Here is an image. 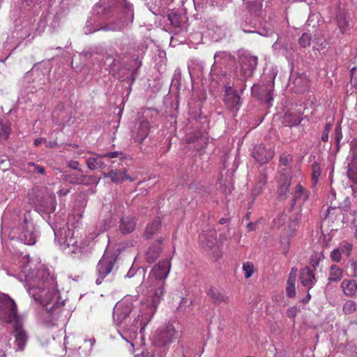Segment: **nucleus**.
Wrapping results in <instances>:
<instances>
[{"instance_id":"3c124183","label":"nucleus","mask_w":357,"mask_h":357,"mask_svg":"<svg viewBox=\"0 0 357 357\" xmlns=\"http://www.w3.org/2000/svg\"><path fill=\"white\" fill-rule=\"evenodd\" d=\"M292 161V156L290 154L282 153L280 158V162L282 165L287 166Z\"/></svg>"},{"instance_id":"ea45409f","label":"nucleus","mask_w":357,"mask_h":357,"mask_svg":"<svg viewBox=\"0 0 357 357\" xmlns=\"http://www.w3.org/2000/svg\"><path fill=\"white\" fill-rule=\"evenodd\" d=\"M102 157L107 159L108 162H110L109 160L114 158H119L120 160L125 158L124 154L121 151L108 152L102 154Z\"/></svg>"},{"instance_id":"f3484780","label":"nucleus","mask_w":357,"mask_h":357,"mask_svg":"<svg viewBox=\"0 0 357 357\" xmlns=\"http://www.w3.org/2000/svg\"><path fill=\"white\" fill-rule=\"evenodd\" d=\"M274 151L272 149H266L263 144H259L254 148L252 156L261 164L267 163L274 156Z\"/></svg>"},{"instance_id":"09e8293b","label":"nucleus","mask_w":357,"mask_h":357,"mask_svg":"<svg viewBox=\"0 0 357 357\" xmlns=\"http://www.w3.org/2000/svg\"><path fill=\"white\" fill-rule=\"evenodd\" d=\"M0 131H1V139L3 138V139H6L10 135V128L8 125L1 124Z\"/></svg>"},{"instance_id":"6e6552de","label":"nucleus","mask_w":357,"mask_h":357,"mask_svg":"<svg viewBox=\"0 0 357 357\" xmlns=\"http://www.w3.org/2000/svg\"><path fill=\"white\" fill-rule=\"evenodd\" d=\"M11 335L15 337L14 349L15 351H23L29 340V335L23 327L21 321H15L13 324Z\"/></svg>"},{"instance_id":"7ed1b4c3","label":"nucleus","mask_w":357,"mask_h":357,"mask_svg":"<svg viewBox=\"0 0 357 357\" xmlns=\"http://www.w3.org/2000/svg\"><path fill=\"white\" fill-rule=\"evenodd\" d=\"M170 268V261L169 259H163L153 266L149 274L147 283L149 284L150 295L149 298L151 300V303H142V310H147L144 318L145 323L151 321L157 310L162 297L165 294V280L168 276Z\"/></svg>"},{"instance_id":"f8f14e48","label":"nucleus","mask_w":357,"mask_h":357,"mask_svg":"<svg viewBox=\"0 0 357 357\" xmlns=\"http://www.w3.org/2000/svg\"><path fill=\"white\" fill-rule=\"evenodd\" d=\"M273 86L272 84H255L252 88V95L268 105H271V102L273 100Z\"/></svg>"},{"instance_id":"bb28decb","label":"nucleus","mask_w":357,"mask_h":357,"mask_svg":"<svg viewBox=\"0 0 357 357\" xmlns=\"http://www.w3.org/2000/svg\"><path fill=\"white\" fill-rule=\"evenodd\" d=\"M341 288L347 296H353L357 291V282L354 280L344 279L341 283Z\"/></svg>"},{"instance_id":"393cba45","label":"nucleus","mask_w":357,"mask_h":357,"mask_svg":"<svg viewBox=\"0 0 357 357\" xmlns=\"http://www.w3.org/2000/svg\"><path fill=\"white\" fill-rule=\"evenodd\" d=\"M149 123L147 121H142L137 128V131L133 134V138L136 142L139 144L147 137L149 133Z\"/></svg>"},{"instance_id":"423d86ee","label":"nucleus","mask_w":357,"mask_h":357,"mask_svg":"<svg viewBox=\"0 0 357 357\" xmlns=\"http://www.w3.org/2000/svg\"><path fill=\"white\" fill-rule=\"evenodd\" d=\"M116 262V256L114 255L105 254L102 257L96 266L98 278L96 282L97 284H100L105 278L112 273Z\"/></svg>"},{"instance_id":"5701e85b","label":"nucleus","mask_w":357,"mask_h":357,"mask_svg":"<svg viewBox=\"0 0 357 357\" xmlns=\"http://www.w3.org/2000/svg\"><path fill=\"white\" fill-rule=\"evenodd\" d=\"M103 176L105 178H109L114 183H123L125 179H128L131 182L135 181L134 178L127 174V172L126 170L120 171L112 169L108 173H104Z\"/></svg>"},{"instance_id":"c03bdc74","label":"nucleus","mask_w":357,"mask_h":357,"mask_svg":"<svg viewBox=\"0 0 357 357\" xmlns=\"http://www.w3.org/2000/svg\"><path fill=\"white\" fill-rule=\"evenodd\" d=\"M261 8H262V6H261V2L253 1V2H250V5H249L250 11L256 15L258 14L257 13L258 12H260L261 10Z\"/></svg>"},{"instance_id":"20e7f679","label":"nucleus","mask_w":357,"mask_h":357,"mask_svg":"<svg viewBox=\"0 0 357 357\" xmlns=\"http://www.w3.org/2000/svg\"><path fill=\"white\" fill-rule=\"evenodd\" d=\"M16 233L18 240L24 244L32 245L36 243L38 232L31 218L30 212L24 213L22 222Z\"/></svg>"},{"instance_id":"37998d69","label":"nucleus","mask_w":357,"mask_h":357,"mask_svg":"<svg viewBox=\"0 0 357 357\" xmlns=\"http://www.w3.org/2000/svg\"><path fill=\"white\" fill-rule=\"evenodd\" d=\"M312 179L317 182L321 175V169L317 162H314L312 165Z\"/></svg>"},{"instance_id":"dca6fc26","label":"nucleus","mask_w":357,"mask_h":357,"mask_svg":"<svg viewBox=\"0 0 357 357\" xmlns=\"http://www.w3.org/2000/svg\"><path fill=\"white\" fill-rule=\"evenodd\" d=\"M26 82L34 84V87L41 89L45 84L46 77L43 71L33 67L25 75Z\"/></svg>"},{"instance_id":"f704fd0d","label":"nucleus","mask_w":357,"mask_h":357,"mask_svg":"<svg viewBox=\"0 0 357 357\" xmlns=\"http://www.w3.org/2000/svg\"><path fill=\"white\" fill-rule=\"evenodd\" d=\"M296 280L287 279L286 294L288 297L293 298L296 295L295 288Z\"/></svg>"},{"instance_id":"603ef678","label":"nucleus","mask_w":357,"mask_h":357,"mask_svg":"<svg viewBox=\"0 0 357 357\" xmlns=\"http://www.w3.org/2000/svg\"><path fill=\"white\" fill-rule=\"evenodd\" d=\"M104 62L105 65L108 66L109 68H113L114 66L115 59L114 57L113 54H107L105 56H104Z\"/></svg>"},{"instance_id":"9b49d317","label":"nucleus","mask_w":357,"mask_h":357,"mask_svg":"<svg viewBox=\"0 0 357 357\" xmlns=\"http://www.w3.org/2000/svg\"><path fill=\"white\" fill-rule=\"evenodd\" d=\"M291 172L287 169H284L280 173L278 178V185L277 195L280 199L287 198L289 192V186L291 184Z\"/></svg>"},{"instance_id":"1a4fd4ad","label":"nucleus","mask_w":357,"mask_h":357,"mask_svg":"<svg viewBox=\"0 0 357 357\" xmlns=\"http://www.w3.org/2000/svg\"><path fill=\"white\" fill-rule=\"evenodd\" d=\"M176 331L172 324H167L158 330L154 335V342L159 346H165L176 339Z\"/></svg>"},{"instance_id":"7c9ffc66","label":"nucleus","mask_w":357,"mask_h":357,"mask_svg":"<svg viewBox=\"0 0 357 357\" xmlns=\"http://www.w3.org/2000/svg\"><path fill=\"white\" fill-rule=\"evenodd\" d=\"M24 169L31 174H45V169L34 162H29L24 166Z\"/></svg>"},{"instance_id":"e433bc0d","label":"nucleus","mask_w":357,"mask_h":357,"mask_svg":"<svg viewBox=\"0 0 357 357\" xmlns=\"http://www.w3.org/2000/svg\"><path fill=\"white\" fill-rule=\"evenodd\" d=\"M345 314H353L356 310V304L353 301H347L343 305L342 309Z\"/></svg>"},{"instance_id":"a878e982","label":"nucleus","mask_w":357,"mask_h":357,"mask_svg":"<svg viewBox=\"0 0 357 357\" xmlns=\"http://www.w3.org/2000/svg\"><path fill=\"white\" fill-rule=\"evenodd\" d=\"M162 228V221L160 218H155L148 224L145 230L146 238L151 239L158 234Z\"/></svg>"},{"instance_id":"4be33fe9","label":"nucleus","mask_w":357,"mask_h":357,"mask_svg":"<svg viewBox=\"0 0 357 357\" xmlns=\"http://www.w3.org/2000/svg\"><path fill=\"white\" fill-rule=\"evenodd\" d=\"M335 15L337 26L341 32L344 33L349 26V18L344 6L342 7L340 5L337 8Z\"/></svg>"},{"instance_id":"c756f323","label":"nucleus","mask_w":357,"mask_h":357,"mask_svg":"<svg viewBox=\"0 0 357 357\" xmlns=\"http://www.w3.org/2000/svg\"><path fill=\"white\" fill-rule=\"evenodd\" d=\"M283 123L286 126L292 127L298 125L301 123V119L296 114L287 112L284 116Z\"/></svg>"},{"instance_id":"0eeeda50","label":"nucleus","mask_w":357,"mask_h":357,"mask_svg":"<svg viewBox=\"0 0 357 357\" xmlns=\"http://www.w3.org/2000/svg\"><path fill=\"white\" fill-rule=\"evenodd\" d=\"M223 102L226 109L236 115L241 106V97L232 86H225Z\"/></svg>"},{"instance_id":"338daca9","label":"nucleus","mask_w":357,"mask_h":357,"mask_svg":"<svg viewBox=\"0 0 357 357\" xmlns=\"http://www.w3.org/2000/svg\"><path fill=\"white\" fill-rule=\"evenodd\" d=\"M310 298H311V295L309 293H307V296L304 298H303L302 302L303 303H307L309 302Z\"/></svg>"},{"instance_id":"49530a36","label":"nucleus","mask_w":357,"mask_h":357,"mask_svg":"<svg viewBox=\"0 0 357 357\" xmlns=\"http://www.w3.org/2000/svg\"><path fill=\"white\" fill-rule=\"evenodd\" d=\"M117 3L119 6L124 9L125 11L128 13H132V5L127 0H118Z\"/></svg>"},{"instance_id":"a18cd8bd","label":"nucleus","mask_w":357,"mask_h":357,"mask_svg":"<svg viewBox=\"0 0 357 357\" xmlns=\"http://www.w3.org/2000/svg\"><path fill=\"white\" fill-rule=\"evenodd\" d=\"M331 127L332 124L331 123H327L325 125L321 136V139L324 142H326L328 140V134L331 130Z\"/></svg>"},{"instance_id":"39448f33","label":"nucleus","mask_w":357,"mask_h":357,"mask_svg":"<svg viewBox=\"0 0 357 357\" xmlns=\"http://www.w3.org/2000/svg\"><path fill=\"white\" fill-rule=\"evenodd\" d=\"M0 320L13 324L15 321H21L16 303L8 295L3 293L0 294Z\"/></svg>"},{"instance_id":"864d4df0","label":"nucleus","mask_w":357,"mask_h":357,"mask_svg":"<svg viewBox=\"0 0 357 357\" xmlns=\"http://www.w3.org/2000/svg\"><path fill=\"white\" fill-rule=\"evenodd\" d=\"M86 165L91 170L96 169L98 167V157L88 158Z\"/></svg>"},{"instance_id":"b1692460","label":"nucleus","mask_w":357,"mask_h":357,"mask_svg":"<svg viewBox=\"0 0 357 357\" xmlns=\"http://www.w3.org/2000/svg\"><path fill=\"white\" fill-rule=\"evenodd\" d=\"M137 220L132 215H124L120 220V231L122 234H126L132 232L136 227Z\"/></svg>"},{"instance_id":"13d9d810","label":"nucleus","mask_w":357,"mask_h":357,"mask_svg":"<svg viewBox=\"0 0 357 357\" xmlns=\"http://www.w3.org/2000/svg\"><path fill=\"white\" fill-rule=\"evenodd\" d=\"M297 313H298V309L295 306L289 307L287 310V316L289 318H294L296 316Z\"/></svg>"},{"instance_id":"2f4dec72","label":"nucleus","mask_w":357,"mask_h":357,"mask_svg":"<svg viewBox=\"0 0 357 357\" xmlns=\"http://www.w3.org/2000/svg\"><path fill=\"white\" fill-rule=\"evenodd\" d=\"M266 176L264 174H260L253 189V193L256 195L259 194L264 189V186L266 185Z\"/></svg>"},{"instance_id":"5fc2aeb1","label":"nucleus","mask_w":357,"mask_h":357,"mask_svg":"<svg viewBox=\"0 0 357 357\" xmlns=\"http://www.w3.org/2000/svg\"><path fill=\"white\" fill-rule=\"evenodd\" d=\"M67 166L73 169L77 170L80 173H82V170L80 169L79 163L77 160H70L67 162Z\"/></svg>"},{"instance_id":"ddd939ff","label":"nucleus","mask_w":357,"mask_h":357,"mask_svg":"<svg viewBox=\"0 0 357 357\" xmlns=\"http://www.w3.org/2000/svg\"><path fill=\"white\" fill-rule=\"evenodd\" d=\"M55 238L58 240L63 249H66L70 246L74 247L77 241L74 238V231L68 228H63L60 231L54 229Z\"/></svg>"},{"instance_id":"4c0bfd02","label":"nucleus","mask_w":357,"mask_h":357,"mask_svg":"<svg viewBox=\"0 0 357 357\" xmlns=\"http://www.w3.org/2000/svg\"><path fill=\"white\" fill-rule=\"evenodd\" d=\"M104 1H100L93 7V12L100 15H105L109 13V8L103 6Z\"/></svg>"},{"instance_id":"58836bf2","label":"nucleus","mask_w":357,"mask_h":357,"mask_svg":"<svg viewBox=\"0 0 357 357\" xmlns=\"http://www.w3.org/2000/svg\"><path fill=\"white\" fill-rule=\"evenodd\" d=\"M311 36L307 33H303L298 40V43L302 47H306L310 45Z\"/></svg>"},{"instance_id":"79ce46f5","label":"nucleus","mask_w":357,"mask_h":357,"mask_svg":"<svg viewBox=\"0 0 357 357\" xmlns=\"http://www.w3.org/2000/svg\"><path fill=\"white\" fill-rule=\"evenodd\" d=\"M331 259L334 262H340L342 259V252L340 248H335L331 252Z\"/></svg>"},{"instance_id":"f03ea898","label":"nucleus","mask_w":357,"mask_h":357,"mask_svg":"<svg viewBox=\"0 0 357 357\" xmlns=\"http://www.w3.org/2000/svg\"><path fill=\"white\" fill-rule=\"evenodd\" d=\"M137 301L136 297L128 295L119 301L113 310V319L116 326L122 330L124 335L130 340L137 337L138 331L142 333L149 323L144 321L147 310H142V303H151V300L149 297L140 302L138 314L132 315L133 319L128 320L130 314L133 311L134 303Z\"/></svg>"},{"instance_id":"680f3d73","label":"nucleus","mask_w":357,"mask_h":357,"mask_svg":"<svg viewBox=\"0 0 357 357\" xmlns=\"http://www.w3.org/2000/svg\"><path fill=\"white\" fill-rule=\"evenodd\" d=\"M351 268L352 270L351 275L355 278H357V261H351Z\"/></svg>"},{"instance_id":"9d476101","label":"nucleus","mask_w":357,"mask_h":357,"mask_svg":"<svg viewBox=\"0 0 357 357\" xmlns=\"http://www.w3.org/2000/svg\"><path fill=\"white\" fill-rule=\"evenodd\" d=\"M92 24V20H89L86 22V30L85 31L86 33H91L95 31L102 30L105 31H119L124 29V27L127 25V22L123 18H118L116 20L112 21L103 26L96 25L93 28H89V26Z\"/></svg>"},{"instance_id":"c85d7f7f","label":"nucleus","mask_w":357,"mask_h":357,"mask_svg":"<svg viewBox=\"0 0 357 357\" xmlns=\"http://www.w3.org/2000/svg\"><path fill=\"white\" fill-rule=\"evenodd\" d=\"M294 84L297 91L303 93L308 88L309 80L305 75H299L295 79Z\"/></svg>"},{"instance_id":"4d7b16f0","label":"nucleus","mask_w":357,"mask_h":357,"mask_svg":"<svg viewBox=\"0 0 357 357\" xmlns=\"http://www.w3.org/2000/svg\"><path fill=\"white\" fill-rule=\"evenodd\" d=\"M1 344L2 346L8 347V348L12 347V344L10 343L11 337L9 335H5L1 337L0 339Z\"/></svg>"},{"instance_id":"412c9836","label":"nucleus","mask_w":357,"mask_h":357,"mask_svg":"<svg viewBox=\"0 0 357 357\" xmlns=\"http://www.w3.org/2000/svg\"><path fill=\"white\" fill-rule=\"evenodd\" d=\"M206 294L209 297L210 301L217 305L222 303L227 304L230 301L229 297L226 294L215 287L210 288Z\"/></svg>"},{"instance_id":"de8ad7c7","label":"nucleus","mask_w":357,"mask_h":357,"mask_svg":"<svg viewBox=\"0 0 357 357\" xmlns=\"http://www.w3.org/2000/svg\"><path fill=\"white\" fill-rule=\"evenodd\" d=\"M305 189L303 188V186L298 183L296 186V189L295 190V195L292 200L293 204L292 205L295 204L296 201L299 199L303 195H304Z\"/></svg>"},{"instance_id":"0e129e2a","label":"nucleus","mask_w":357,"mask_h":357,"mask_svg":"<svg viewBox=\"0 0 357 357\" xmlns=\"http://www.w3.org/2000/svg\"><path fill=\"white\" fill-rule=\"evenodd\" d=\"M135 80V73H132L130 75V77L128 78V83L129 84V86H130L132 85V84L134 83Z\"/></svg>"},{"instance_id":"f257e3e1","label":"nucleus","mask_w":357,"mask_h":357,"mask_svg":"<svg viewBox=\"0 0 357 357\" xmlns=\"http://www.w3.org/2000/svg\"><path fill=\"white\" fill-rule=\"evenodd\" d=\"M25 273L26 281L29 286V294L36 301H40L45 310L50 312H60L63 306V301H58V292L55 289L56 281L50 276L47 269L43 267L36 271H29L28 266L22 268Z\"/></svg>"},{"instance_id":"aec40b11","label":"nucleus","mask_w":357,"mask_h":357,"mask_svg":"<svg viewBox=\"0 0 357 357\" xmlns=\"http://www.w3.org/2000/svg\"><path fill=\"white\" fill-rule=\"evenodd\" d=\"M163 238L160 237L147 250L145 254V260L149 264L153 263L160 256L162 248L161 244Z\"/></svg>"},{"instance_id":"6e6d98bb","label":"nucleus","mask_w":357,"mask_h":357,"mask_svg":"<svg viewBox=\"0 0 357 357\" xmlns=\"http://www.w3.org/2000/svg\"><path fill=\"white\" fill-rule=\"evenodd\" d=\"M351 83L357 87V68H353L351 70Z\"/></svg>"},{"instance_id":"bf43d9fd","label":"nucleus","mask_w":357,"mask_h":357,"mask_svg":"<svg viewBox=\"0 0 357 357\" xmlns=\"http://www.w3.org/2000/svg\"><path fill=\"white\" fill-rule=\"evenodd\" d=\"M347 175H348L349 179H351L354 183L357 184V172H353L351 170H348Z\"/></svg>"},{"instance_id":"8fccbe9b","label":"nucleus","mask_w":357,"mask_h":357,"mask_svg":"<svg viewBox=\"0 0 357 357\" xmlns=\"http://www.w3.org/2000/svg\"><path fill=\"white\" fill-rule=\"evenodd\" d=\"M353 245L351 243H344L340 245V251L342 253H344L347 255V256H349L352 250Z\"/></svg>"},{"instance_id":"69168bd1","label":"nucleus","mask_w":357,"mask_h":357,"mask_svg":"<svg viewBox=\"0 0 357 357\" xmlns=\"http://www.w3.org/2000/svg\"><path fill=\"white\" fill-rule=\"evenodd\" d=\"M256 223L250 222L248 224L247 228L248 231H253L255 229Z\"/></svg>"},{"instance_id":"cd10ccee","label":"nucleus","mask_w":357,"mask_h":357,"mask_svg":"<svg viewBox=\"0 0 357 357\" xmlns=\"http://www.w3.org/2000/svg\"><path fill=\"white\" fill-rule=\"evenodd\" d=\"M342 278V270L335 264L330 266L328 280L329 282H337Z\"/></svg>"},{"instance_id":"a211bd4d","label":"nucleus","mask_w":357,"mask_h":357,"mask_svg":"<svg viewBox=\"0 0 357 357\" xmlns=\"http://www.w3.org/2000/svg\"><path fill=\"white\" fill-rule=\"evenodd\" d=\"M299 280L301 284L307 288L308 291L312 289L317 282V278L314 271L307 266L301 269Z\"/></svg>"},{"instance_id":"72a5a7b5","label":"nucleus","mask_w":357,"mask_h":357,"mask_svg":"<svg viewBox=\"0 0 357 357\" xmlns=\"http://www.w3.org/2000/svg\"><path fill=\"white\" fill-rule=\"evenodd\" d=\"M242 268L244 273V276L247 279L250 278L255 271L254 265L250 261L243 263Z\"/></svg>"},{"instance_id":"052dcab7","label":"nucleus","mask_w":357,"mask_h":357,"mask_svg":"<svg viewBox=\"0 0 357 357\" xmlns=\"http://www.w3.org/2000/svg\"><path fill=\"white\" fill-rule=\"evenodd\" d=\"M102 158H104L102 157V155H98V167L100 169H104L107 167L106 162L102 160Z\"/></svg>"},{"instance_id":"4468645a","label":"nucleus","mask_w":357,"mask_h":357,"mask_svg":"<svg viewBox=\"0 0 357 357\" xmlns=\"http://www.w3.org/2000/svg\"><path fill=\"white\" fill-rule=\"evenodd\" d=\"M257 56L250 54L242 56L241 71L245 79L252 75L257 65Z\"/></svg>"},{"instance_id":"c9c22d12","label":"nucleus","mask_w":357,"mask_h":357,"mask_svg":"<svg viewBox=\"0 0 357 357\" xmlns=\"http://www.w3.org/2000/svg\"><path fill=\"white\" fill-rule=\"evenodd\" d=\"M81 174H71L64 175L63 180L69 183L80 185Z\"/></svg>"},{"instance_id":"473e14b6","label":"nucleus","mask_w":357,"mask_h":357,"mask_svg":"<svg viewBox=\"0 0 357 357\" xmlns=\"http://www.w3.org/2000/svg\"><path fill=\"white\" fill-rule=\"evenodd\" d=\"M98 183V180L96 176L81 174L80 185H90Z\"/></svg>"},{"instance_id":"6ab92c4d","label":"nucleus","mask_w":357,"mask_h":357,"mask_svg":"<svg viewBox=\"0 0 357 357\" xmlns=\"http://www.w3.org/2000/svg\"><path fill=\"white\" fill-rule=\"evenodd\" d=\"M199 241L203 248L212 250L217 243L216 231L214 229H208L199 236Z\"/></svg>"},{"instance_id":"774afa93","label":"nucleus","mask_w":357,"mask_h":357,"mask_svg":"<svg viewBox=\"0 0 357 357\" xmlns=\"http://www.w3.org/2000/svg\"><path fill=\"white\" fill-rule=\"evenodd\" d=\"M354 227H356V231L354 232V236L357 238V216L354 219L353 222Z\"/></svg>"},{"instance_id":"e2e57ef3","label":"nucleus","mask_w":357,"mask_h":357,"mask_svg":"<svg viewBox=\"0 0 357 357\" xmlns=\"http://www.w3.org/2000/svg\"><path fill=\"white\" fill-rule=\"evenodd\" d=\"M297 268L294 267L291 269L288 279L296 280Z\"/></svg>"},{"instance_id":"2eb2a0df","label":"nucleus","mask_w":357,"mask_h":357,"mask_svg":"<svg viewBox=\"0 0 357 357\" xmlns=\"http://www.w3.org/2000/svg\"><path fill=\"white\" fill-rule=\"evenodd\" d=\"M27 196L29 203L36 207L40 206L42 208H46L48 200H50V198L43 196L42 190L39 187H35L31 189L28 192Z\"/></svg>"},{"instance_id":"a19ab883","label":"nucleus","mask_w":357,"mask_h":357,"mask_svg":"<svg viewBox=\"0 0 357 357\" xmlns=\"http://www.w3.org/2000/svg\"><path fill=\"white\" fill-rule=\"evenodd\" d=\"M333 139L336 143L337 149L340 147V142L342 139V128L340 125L337 126L335 128L333 133Z\"/></svg>"}]
</instances>
